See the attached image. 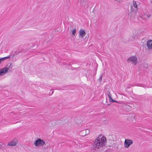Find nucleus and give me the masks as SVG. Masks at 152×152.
Masks as SVG:
<instances>
[{"instance_id": "nucleus-20", "label": "nucleus", "mask_w": 152, "mask_h": 152, "mask_svg": "<svg viewBox=\"0 0 152 152\" xmlns=\"http://www.w3.org/2000/svg\"><path fill=\"white\" fill-rule=\"evenodd\" d=\"M102 74L100 75V76L99 78V80L100 82H101L102 81Z\"/></svg>"}, {"instance_id": "nucleus-21", "label": "nucleus", "mask_w": 152, "mask_h": 152, "mask_svg": "<svg viewBox=\"0 0 152 152\" xmlns=\"http://www.w3.org/2000/svg\"><path fill=\"white\" fill-rule=\"evenodd\" d=\"M53 89L51 90L50 91V93H51V95H52L53 94Z\"/></svg>"}, {"instance_id": "nucleus-15", "label": "nucleus", "mask_w": 152, "mask_h": 152, "mask_svg": "<svg viewBox=\"0 0 152 152\" xmlns=\"http://www.w3.org/2000/svg\"><path fill=\"white\" fill-rule=\"evenodd\" d=\"M5 147V145L3 143H0V148H4V149Z\"/></svg>"}, {"instance_id": "nucleus-2", "label": "nucleus", "mask_w": 152, "mask_h": 152, "mask_svg": "<svg viewBox=\"0 0 152 152\" xmlns=\"http://www.w3.org/2000/svg\"><path fill=\"white\" fill-rule=\"evenodd\" d=\"M9 69L10 71H11L12 69V63L8 64L4 68L0 69V75H3L5 73H7Z\"/></svg>"}, {"instance_id": "nucleus-14", "label": "nucleus", "mask_w": 152, "mask_h": 152, "mask_svg": "<svg viewBox=\"0 0 152 152\" xmlns=\"http://www.w3.org/2000/svg\"><path fill=\"white\" fill-rule=\"evenodd\" d=\"M109 100H110V102H116L117 103H119V102H117V101H115V100H113L111 97V96H110L109 97Z\"/></svg>"}, {"instance_id": "nucleus-6", "label": "nucleus", "mask_w": 152, "mask_h": 152, "mask_svg": "<svg viewBox=\"0 0 152 152\" xmlns=\"http://www.w3.org/2000/svg\"><path fill=\"white\" fill-rule=\"evenodd\" d=\"M18 143V140L16 138H14L13 139L12 141L9 142L8 145L10 146H14L16 145Z\"/></svg>"}, {"instance_id": "nucleus-24", "label": "nucleus", "mask_w": 152, "mask_h": 152, "mask_svg": "<svg viewBox=\"0 0 152 152\" xmlns=\"http://www.w3.org/2000/svg\"><path fill=\"white\" fill-rule=\"evenodd\" d=\"M110 95H111L110 93V92H109V94H108V96L109 98L110 96H111Z\"/></svg>"}, {"instance_id": "nucleus-19", "label": "nucleus", "mask_w": 152, "mask_h": 152, "mask_svg": "<svg viewBox=\"0 0 152 152\" xmlns=\"http://www.w3.org/2000/svg\"><path fill=\"white\" fill-rule=\"evenodd\" d=\"M85 130V131H86V135H87L88 134H89V130L87 129Z\"/></svg>"}, {"instance_id": "nucleus-3", "label": "nucleus", "mask_w": 152, "mask_h": 152, "mask_svg": "<svg viewBox=\"0 0 152 152\" xmlns=\"http://www.w3.org/2000/svg\"><path fill=\"white\" fill-rule=\"evenodd\" d=\"M45 144V141L40 139H38L35 141L34 145L36 146H43Z\"/></svg>"}, {"instance_id": "nucleus-5", "label": "nucleus", "mask_w": 152, "mask_h": 152, "mask_svg": "<svg viewBox=\"0 0 152 152\" xmlns=\"http://www.w3.org/2000/svg\"><path fill=\"white\" fill-rule=\"evenodd\" d=\"M133 143V142L132 140L126 139L125 140L124 143V147L126 148H128Z\"/></svg>"}, {"instance_id": "nucleus-12", "label": "nucleus", "mask_w": 152, "mask_h": 152, "mask_svg": "<svg viewBox=\"0 0 152 152\" xmlns=\"http://www.w3.org/2000/svg\"><path fill=\"white\" fill-rule=\"evenodd\" d=\"M10 58V56L4 57L0 58V64H1L2 61L8 58Z\"/></svg>"}, {"instance_id": "nucleus-23", "label": "nucleus", "mask_w": 152, "mask_h": 152, "mask_svg": "<svg viewBox=\"0 0 152 152\" xmlns=\"http://www.w3.org/2000/svg\"><path fill=\"white\" fill-rule=\"evenodd\" d=\"M144 66L145 67H146L147 68H148V66L147 64H145Z\"/></svg>"}, {"instance_id": "nucleus-11", "label": "nucleus", "mask_w": 152, "mask_h": 152, "mask_svg": "<svg viewBox=\"0 0 152 152\" xmlns=\"http://www.w3.org/2000/svg\"><path fill=\"white\" fill-rule=\"evenodd\" d=\"M79 134L81 136H84L86 135V131L85 130H82L80 132Z\"/></svg>"}, {"instance_id": "nucleus-7", "label": "nucleus", "mask_w": 152, "mask_h": 152, "mask_svg": "<svg viewBox=\"0 0 152 152\" xmlns=\"http://www.w3.org/2000/svg\"><path fill=\"white\" fill-rule=\"evenodd\" d=\"M147 45L149 49H152V40L148 41L147 42Z\"/></svg>"}, {"instance_id": "nucleus-8", "label": "nucleus", "mask_w": 152, "mask_h": 152, "mask_svg": "<svg viewBox=\"0 0 152 152\" xmlns=\"http://www.w3.org/2000/svg\"><path fill=\"white\" fill-rule=\"evenodd\" d=\"M80 35L82 38H83L86 35V32L84 30L80 29L79 31Z\"/></svg>"}, {"instance_id": "nucleus-17", "label": "nucleus", "mask_w": 152, "mask_h": 152, "mask_svg": "<svg viewBox=\"0 0 152 152\" xmlns=\"http://www.w3.org/2000/svg\"><path fill=\"white\" fill-rule=\"evenodd\" d=\"M76 30L75 28L73 29L72 31V34L73 35H75L76 33Z\"/></svg>"}, {"instance_id": "nucleus-16", "label": "nucleus", "mask_w": 152, "mask_h": 152, "mask_svg": "<svg viewBox=\"0 0 152 152\" xmlns=\"http://www.w3.org/2000/svg\"><path fill=\"white\" fill-rule=\"evenodd\" d=\"M55 122H56V121H53L50 122L49 123V124H51L52 125V126H53L55 125L56 124Z\"/></svg>"}, {"instance_id": "nucleus-25", "label": "nucleus", "mask_w": 152, "mask_h": 152, "mask_svg": "<svg viewBox=\"0 0 152 152\" xmlns=\"http://www.w3.org/2000/svg\"><path fill=\"white\" fill-rule=\"evenodd\" d=\"M17 53L16 52L13 55V56H15L16 55H18V53Z\"/></svg>"}, {"instance_id": "nucleus-22", "label": "nucleus", "mask_w": 152, "mask_h": 152, "mask_svg": "<svg viewBox=\"0 0 152 152\" xmlns=\"http://www.w3.org/2000/svg\"><path fill=\"white\" fill-rule=\"evenodd\" d=\"M145 16L146 17H147L148 18H149L150 17L151 15H148L147 14H145Z\"/></svg>"}, {"instance_id": "nucleus-10", "label": "nucleus", "mask_w": 152, "mask_h": 152, "mask_svg": "<svg viewBox=\"0 0 152 152\" xmlns=\"http://www.w3.org/2000/svg\"><path fill=\"white\" fill-rule=\"evenodd\" d=\"M86 0H81L80 4L81 5L85 7L86 5Z\"/></svg>"}, {"instance_id": "nucleus-13", "label": "nucleus", "mask_w": 152, "mask_h": 152, "mask_svg": "<svg viewBox=\"0 0 152 152\" xmlns=\"http://www.w3.org/2000/svg\"><path fill=\"white\" fill-rule=\"evenodd\" d=\"M133 4L135 8H138V7L136 3V2L134 0H133Z\"/></svg>"}, {"instance_id": "nucleus-9", "label": "nucleus", "mask_w": 152, "mask_h": 152, "mask_svg": "<svg viewBox=\"0 0 152 152\" xmlns=\"http://www.w3.org/2000/svg\"><path fill=\"white\" fill-rule=\"evenodd\" d=\"M131 11L130 13L129 14V15H130V14H131V13L132 12L134 13L135 14H136L138 8H135V9H134L132 6H131Z\"/></svg>"}, {"instance_id": "nucleus-18", "label": "nucleus", "mask_w": 152, "mask_h": 152, "mask_svg": "<svg viewBox=\"0 0 152 152\" xmlns=\"http://www.w3.org/2000/svg\"><path fill=\"white\" fill-rule=\"evenodd\" d=\"M132 108V107L128 105H126V108L128 110H130Z\"/></svg>"}, {"instance_id": "nucleus-4", "label": "nucleus", "mask_w": 152, "mask_h": 152, "mask_svg": "<svg viewBox=\"0 0 152 152\" xmlns=\"http://www.w3.org/2000/svg\"><path fill=\"white\" fill-rule=\"evenodd\" d=\"M127 61L128 62H132V64L134 65H136L137 63V59L136 56H132L128 58Z\"/></svg>"}, {"instance_id": "nucleus-1", "label": "nucleus", "mask_w": 152, "mask_h": 152, "mask_svg": "<svg viewBox=\"0 0 152 152\" xmlns=\"http://www.w3.org/2000/svg\"><path fill=\"white\" fill-rule=\"evenodd\" d=\"M106 141V139L104 136H102L101 138L98 137L95 140L96 148H99L100 147H103L105 145V142Z\"/></svg>"}]
</instances>
